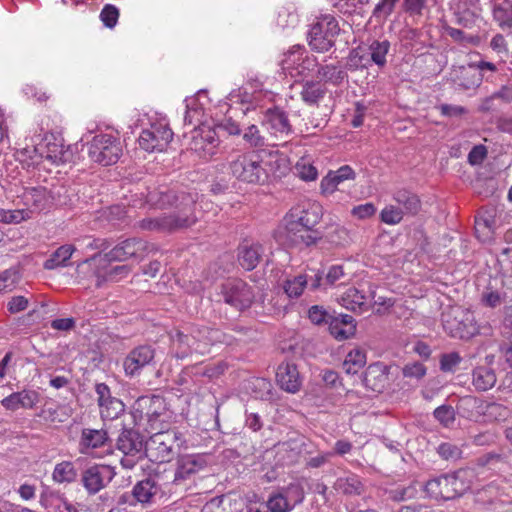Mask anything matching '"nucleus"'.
Returning <instances> with one entry per match:
<instances>
[{"label": "nucleus", "mask_w": 512, "mask_h": 512, "mask_svg": "<svg viewBox=\"0 0 512 512\" xmlns=\"http://www.w3.org/2000/svg\"><path fill=\"white\" fill-rule=\"evenodd\" d=\"M136 405L139 408H148L145 414L146 430L151 436L145 443V456L154 463L170 462L182 440L179 432L167 428L170 413L166 411L163 399L142 397L137 400Z\"/></svg>", "instance_id": "1"}, {"label": "nucleus", "mask_w": 512, "mask_h": 512, "mask_svg": "<svg viewBox=\"0 0 512 512\" xmlns=\"http://www.w3.org/2000/svg\"><path fill=\"white\" fill-rule=\"evenodd\" d=\"M279 158L270 156L269 160L261 159L255 152L237 153L232 156L229 168L231 174L240 181L250 184H263L270 175L272 164H277Z\"/></svg>", "instance_id": "2"}, {"label": "nucleus", "mask_w": 512, "mask_h": 512, "mask_svg": "<svg viewBox=\"0 0 512 512\" xmlns=\"http://www.w3.org/2000/svg\"><path fill=\"white\" fill-rule=\"evenodd\" d=\"M142 131L138 137L141 149L147 152H162L173 139V132L164 116L145 113L138 119Z\"/></svg>", "instance_id": "3"}, {"label": "nucleus", "mask_w": 512, "mask_h": 512, "mask_svg": "<svg viewBox=\"0 0 512 512\" xmlns=\"http://www.w3.org/2000/svg\"><path fill=\"white\" fill-rule=\"evenodd\" d=\"M177 209L173 214L143 219L141 227L152 231H172L189 227L197 221L195 200L192 195H182Z\"/></svg>", "instance_id": "4"}, {"label": "nucleus", "mask_w": 512, "mask_h": 512, "mask_svg": "<svg viewBox=\"0 0 512 512\" xmlns=\"http://www.w3.org/2000/svg\"><path fill=\"white\" fill-rule=\"evenodd\" d=\"M469 469H461L451 474L441 475L426 482V494L435 500H449L461 495L470 488Z\"/></svg>", "instance_id": "5"}, {"label": "nucleus", "mask_w": 512, "mask_h": 512, "mask_svg": "<svg viewBox=\"0 0 512 512\" xmlns=\"http://www.w3.org/2000/svg\"><path fill=\"white\" fill-rule=\"evenodd\" d=\"M90 159L102 166H110L120 159L123 148L117 131H100L88 142Z\"/></svg>", "instance_id": "6"}, {"label": "nucleus", "mask_w": 512, "mask_h": 512, "mask_svg": "<svg viewBox=\"0 0 512 512\" xmlns=\"http://www.w3.org/2000/svg\"><path fill=\"white\" fill-rule=\"evenodd\" d=\"M222 333L208 327L196 328L191 335L177 332L172 336V347L177 358H185L192 351L204 353L208 344L221 341Z\"/></svg>", "instance_id": "7"}, {"label": "nucleus", "mask_w": 512, "mask_h": 512, "mask_svg": "<svg viewBox=\"0 0 512 512\" xmlns=\"http://www.w3.org/2000/svg\"><path fill=\"white\" fill-rule=\"evenodd\" d=\"M442 325L453 338L470 339L479 332L473 312L461 306L445 310L442 313Z\"/></svg>", "instance_id": "8"}, {"label": "nucleus", "mask_w": 512, "mask_h": 512, "mask_svg": "<svg viewBox=\"0 0 512 512\" xmlns=\"http://www.w3.org/2000/svg\"><path fill=\"white\" fill-rule=\"evenodd\" d=\"M339 30L338 21L333 15H321L310 25L308 44L314 51L327 52L334 46Z\"/></svg>", "instance_id": "9"}, {"label": "nucleus", "mask_w": 512, "mask_h": 512, "mask_svg": "<svg viewBox=\"0 0 512 512\" xmlns=\"http://www.w3.org/2000/svg\"><path fill=\"white\" fill-rule=\"evenodd\" d=\"M280 65L285 74L297 78L310 75L318 67V61L303 46L296 45L284 53Z\"/></svg>", "instance_id": "10"}, {"label": "nucleus", "mask_w": 512, "mask_h": 512, "mask_svg": "<svg viewBox=\"0 0 512 512\" xmlns=\"http://www.w3.org/2000/svg\"><path fill=\"white\" fill-rule=\"evenodd\" d=\"M322 218V207L317 202H306L294 207L285 216L283 227L285 231L296 228H313Z\"/></svg>", "instance_id": "11"}, {"label": "nucleus", "mask_w": 512, "mask_h": 512, "mask_svg": "<svg viewBox=\"0 0 512 512\" xmlns=\"http://www.w3.org/2000/svg\"><path fill=\"white\" fill-rule=\"evenodd\" d=\"M186 111L185 124H202L211 122V114L218 112V105L212 107L208 93L205 90L198 91L195 95L185 99Z\"/></svg>", "instance_id": "12"}, {"label": "nucleus", "mask_w": 512, "mask_h": 512, "mask_svg": "<svg viewBox=\"0 0 512 512\" xmlns=\"http://www.w3.org/2000/svg\"><path fill=\"white\" fill-rule=\"evenodd\" d=\"M117 448L123 453L120 460L122 467L132 469L142 459L145 445L138 432L125 430L118 437Z\"/></svg>", "instance_id": "13"}, {"label": "nucleus", "mask_w": 512, "mask_h": 512, "mask_svg": "<svg viewBox=\"0 0 512 512\" xmlns=\"http://www.w3.org/2000/svg\"><path fill=\"white\" fill-rule=\"evenodd\" d=\"M218 145L219 138L211 123H202L192 130L189 148L200 157H212Z\"/></svg>", "instance_id": "14"}, {"label": "nucleus", "mask_w": 512, "mask_h": 512, "mask_svg": "<svg viewBox=\"0 0 512 512\" xmlns=\"http://www.w3.org/2000/svg\"><path fill=\"white\" fill-rule=\"evenodd\" d=\"M221 292L227 304L239 310L248 308L255 297L252 287L240 279H228L221 286Z\"/></svg>", "instance_id": "15"}, {"label": "nucleus", "mask_w": 512, "mask_h": 512, "mask_svg": "<svg viewBox=\"0 0 512 512\" xmlns=\"http://www.w3.org/2000/svg\"><path fill=\"white\" fill-rule=\"evenodd\" d=\"M111 444L108 434L103 429H83L79 441L81 453L94 458H101L110 451Z\"/></svg>", "instance_id": "16"}, {"label": "nucleus", "mask_w": 512, "mask_h": 512, "mask_svg": "<svg viewBox=\"0 0 512 512\" xmlns=\"http://www.w3.org/2000/svg\"><path fill=\"white\" fill-rule=\"evenodd\" d=\"M322 284V273L314 269H307L302 273L290 276L282 284L285 294L289 298H298L305 288L316 290Z\"/></svg>", "instance_id": "17"}, {"label": "nucleus", "mask_w": 512, "mask_h": 512, "mask_svg": "<svg viewBox=\"0 0 512 512\" xmlns=\"http://www.w3.org/2000/svg\"><path fill=\"white\" fill-rule=\"evenodd\" d=\"M115 474L112 466L95 464L82 472L81 483L89 494H96L112 481Z\"/></svg>", "instance_id": "18"}, {"label": "nucleus", "mask_w": 512, "mask_h": 512, "mask_svg": "<svg viewBox=\"0 0 512 512\" xmlns=\"http://www.w3.org/2000/svg\"><path fill=\"white\" fill-rule=\"evenodd\" d=\"M463 404L474 412L467 415V418L479 421L483 418L484 421H499L505 419L507 416V409L505 406L495 403L487 402L477 398H467L463 401Z\"/></svg>", "instance_id": "19"}, {"label": "nucleus", "mask_w": 512, "mask_h": 512, "mask_svg": "<svg viewBox=\"0 0 512 512\" xmlns=\"http://www.w3.org/2000/svg\"><path fill=\"white\" fill-rule=\"evenodd\" d=\"M146 243L141 239H126L117 244L105 255H99L94 260L101 262L126 261L132 257H143L146 250Z\"/></svg>", "instance_id": "20"}, {"label": "nucleus", "mask_w": 512, "mask_h": 512, "mask_svg": "<svg viewBox=\"0 0 512 512\" xmlns=\"http://www.w3.org/2000/svg\"><path fill=\"white\" fill-rule=\"evenodd\" d=\"M155 357L154 349L149 345H140L132 349L123 360V369L127 377L139 376Z\"/></svg>", "instance_id": "21"}, {"label": "nucleus", "mask_w": 512, "mask_h": 512, "mask_svg": "<svg viewBox=\"0 0 512 512\" xmlns=\"http://www.w3.org/2000/svg\"><path fill=\"white\" fill-rule=\"evenodd\" d=\"M207 456L203 454H186L177 460L174 482L180 483L207 467Z\"/></svg>", "instance_id": "22"}, {"label": "nucleus", "mask_w": 512, "mask_h": 512, "mask_svg": "<svg viewBox=\"0 0 512 512\" xmlns=\"http://www.w3.org/2000/svg\"><path fill=\"white\" fill-rule=\"evenodd\" d=\"M276 241L288 247L310 246L316 243L319 238L312 228H296L293 231H285V228H279L274 233Z\"/></svg>", "instance_id": "23"}, {"label": "nucleus", "mask_w": 512, "mask_h": 512, "mask_svg": "<svg viewBox=\"0 0 512 512\" xmlns=\"http://www.w3.org/2000/svg\"><path fill=\"white\" fill-rule=\"evenodd\" d=\"M367 283L360 284L359 288L349 287L339 297L338 302L344 308L362 313L367 310L369 305V290L365 291Z\"/></svg>", "instance_id": "24"}, {"label": "nucleus", "mask_w": 512, "mask_h": 512, "mask_svg": "<svg viewBox=\"0 0 512 512\" xmlns=\"http://www.w3.org/2000/svg\"><path fill=\"white\" fill-rule=\"evenodd\" d=\"M456 21L468 27L480 16L479 0H447Z\"/></svg>", "instance_id": "25"}, {"label": "nucleus", "mask_w": 512, "mask_h": 512, "mask_svg": "<svg viewBox=\"0 0 512 512\" xmlns=\"http://www.w3.org/2000/svg\"><path fill=\"white\" fill-rule=\"evenodd\" d=\"M276 381L280 388L288 393H297L302 386V378L293 363H281L276 371Z\"/></svg>", "instance_id": "26"}, {"label": "nucleus", "mask_w": 512, "mask_h": 512, "mask_svg": "<svg viewBox=\"0 0 512 512\" xmlns=\"http://www.w3.org/2000/svg\"><path fill=\"white\" fill-rule=\"evenodd\" d=\"M262 124L274 136L287 135L290 124L285 113L277 108H269L264 114Z\"/></svg>", "instance_id": "27"}, {"label": "nucleus", "mask_w": 512, "mask_h": 512, "mask_svg": "<svg viewBox=\"0 0 512 512\" xmlns=\"http://www.w3.org/2000/svg\"><path fill=\"white\" fill-rule=\"evenodd\" d=\"M38 401L39 395L37 392L32 390H23L5 397L1 401V404L5 409L15 411L19 408L31 409L38 403Z\"/></svg>", "instance_id": "28"}, {"label": "nucleus", "mask_w": 512, "mask_h": 512, "mask_svg": "<svg viewBox=\"0 0 512 512\" xmlns=\"http://www.w3.org/2000/svg\"><path fill=\"white\" fill-rule=\"evenodd\" d=\"M451 77L457 86L466 90L476 88L481 84V75L476 71L472 62L466 66L455 67Z\"/></svg>", "instance_id": "29"}, {"label": "nucleus", "mask_w": 512, "mask_h": 512, "mask_svg": "<svg viewBox=\"0 0 512 512\" xmlns=\"http://www.w3.org/2000/svg\"><path fill=\"white\" fill-rule=\"evenodd\" d=\"M492 16L497 25L512 33V0H491Z\"/></svg>", "instance_id": "30"}, {"label": "nucleus", "mask_w": 512, "mask_h": 512, "mask_svg": "<svg viewBox=\"0 0 512 512\" xmlns=\"http://www.w3.org/2000/svg\"><path fill=\"white\" fill-rule=\"evenodd\" d=\"M328 325L331 335L338 340L348 339L356 331L354 318L347 314H340L331 318Z\"/></svg>", "instance_id": "31"}, {"label": "nucleus", "mask_w": 512, "mask_h": 512, "mask_svg": "<svg viewBox=\"0 0 512 512\" xmlns=\"http://www.w3.org/2000/svg\"><path fill=\"white\" fill-rule=\"evenodd\" d=\"M387 380V366L378 362L368 366L363 381L366 387L373 391L380 392L385 387Z\"/></svg>", "instance_id": "32"}, {"label": "nucleus", "mask_w": 512, "mask_h": 512, "mask_svg": "<svg viewBox=\"0 0 512 512\" xmlns=\"http://www.w3.org/2000/svg\"><path fill=\"white\" fill-rule=\"evenodd\" d=\"M364 45L368 51L372 64L377 66L379 69H383L387 64V58L390 55L391 43L386 39H374Z\"/></svg>", "instance_id": "33"}, {"label": "nucleus", "mask_w": 512, "mask_h": 512, "mask_svg": "<svg viewBox=\"0 0 512 512\" xmlns=\"http://www.w3.org/2000/svg\"><path fill=\"white\" fill-rule=\"evenodd\" d=\"M326 93V86L321 81L305 80L301 83L300 96L307 105H318Z\"/></svg>", "instance_id": "34"}, {"label": "nucleus", "mask_w": 512, "mask_h": 512, "mask_svg": "<svg viewBox=\"0 0 512 512\" xmlns=\"http://www.w3.org/2000/svg\"><path fill=\"white\" fill-rule=\"evenodd\" d=\"M256 100L255 95H250L248 90L244 87L232 90L227 100L218 104V108L222 114H227L230 110H237L234 105L252 104Z\"/></svg>", "instance_id": "35"}, {"label": "nucleus", "mask_w": 512, "mask_h": 512, "mask_svg": "<svg viewBox=\"0 0 512 512\" xmlns=\"http://www.w3.org/2000/svg\"><path fill=\"white\" fill-rule=\"evenodd\" d=\"M262 254L263 247L259 243L243 245L239 249L238 261L244 269L249 271L258 265Z\"/></svg>", "instance_id": "36"}, {"label": "nucleus", "mask_w": 512, "mask_h": 512, "mask_svg": "<svg viewBox=\"0 0 512 512\" xmlns=\"http://www.w3.org/2000/svg\"><path fill=\"white\" fill-rule=\"evenodd\" d=\"M373 64L364 44L352 49L347 57L346 68L349 70L368 69Z\"/></svg>", "instance_id": "37"}, {"label": "nucleus", "mask_w": 512, "mask_h": 512, "mask_svg": "<svg viewBox=\"0 0 512 512\" xmlns=\"http://www.w3.org/2000/svg\"><path fill=\"white\" fill-rule=\"evenodd\" d=\"M247 389H249L256 399L264 401H273L274 393L272 383L266 378H253L248 381Z\"/></svg>", "instance_id": "38"}, {"label": "nucleus", "mask_w": 512, "mask_h": 512, "mask_svg": "<svg viewBox=\"0 0 512 512\" xmlns=\"http://www.w3.org/2000/svg\"><path fill=\"white\" fill-rule=\"evenodd\" d=\"M472 383L479 391H487L496 383V375L489 367H477L472 374Z\"/></svg>", "instance_id": "39"}, {"label": "nucleus", "mask_w": 512, "mask_h": 512, "mask_svg": "<svg viewBox=\"0 0 512 512\" xmlns=\"http://www.w3.org/2000/svg\"><path fill=\"white\" fill-rule=\"evenodd\" d=\"M334 487L338 492L346 495H360L363 492V484L360 478L355 474L339 477Z\"/></svg>", "instance_id": "40"}, {"label": "nucleus", "mask_w": 512, "mask_h": 512, "mask_svg": "<svg viewBox=\"0 0 512 512\" xmlns=\"http://www.w3.org/2000/svg\"><path fill=\"white\" fill-rule=\"evenodd\" d=\"M317 73L321 80L333 85H339L347 78L345 70L335 64L322 65L318 68Z\"/></svg>", "instance_id": "41"}, {"label": "nucleus", "mask_w": 512, "mask_h": 512, "mask_svg": "<svg viewBox=\"0 0 512 512\" xmlns=\"http://www.w3.org/2000/svg\"><path fill=\"white\" fill-rule=\"evenodd\" d=\"M276 23L282 29L296 27L299 23L296 6L293 3L282 6L278 11Z\"/></svg>", "instance_id": "42"}, {"label": "nucleus", "mask_w": 512, "mask_h": 512, "mask_svg": "<svg viewBox=\"0 0 512 512\" xmlns=\"http://www.w3.org/2000/svg\"><path fill=\"white\" fill-rule=\"evenodd\" d=\"M366 364L365 353L358 348L351 350L345 357L342 364L345 373L354 375L358 373Z\"/></svg>", "instance_id": "43"}, {"label": "nucleus", "mask_w": 512, "mask_h": 512, "mask_svg": "<svg viewBox=\"0 0 512 512\" xmlns=\"http://www.w3.org/2000/svg\"><path fill=\"white\" fill-rule=\"evenodd\" d=\"M223 512H249L245 499L237 493L220 496Z\"/></svg>", "instance_id": "44"}, {"label": "nucleus", "mask_w": 512, "mask_h": 512, "mask_svg": "<svg viewBox=\"0 0 512 512\" xmlns=\"http://www.w3.org/2000/svg\"><path fill=\"white\" fill-rule=\"evenodd\" d=\"M393 199L410 214H416L420 209V200L417 195L407 190H398Z\"/></svg>", "instance_id": "45"}, {"label": "nucleus", "mask_w": 512, "mask_h": 512, "mask_svg": "<svg viewBox=\"0 0 512 512\" xmlns=\"http://www.w3.org/2000/svg\"><path fill=\"white\" fill-rule=\"evenodd\" d=\"M100 414L104 420H113L118 418L124 412V404L117 398H111L99 404Z\"/></svg>", "instance_id": "46"}, {"label": "nucleus", "mask_w": 512, "mask_h": 512, "mask_svg": "<svg viewBox=\"0 0 512 512\" xmlns=\"http://www.w3.org/2000/svg\"><path fill=\"white\" fill-rule=\"evenodd\" d=\"M132 493L136 501L140 503H147L155 495L156 487L151 480L147 479L138 482L134 486Z\"/></svg>", "instance_id": "47"}, {"label": "nucleus", "mask_w": 512, "mask_h": 512, "mask_svg": "<svg viewBox=\"0 0 512 512\" xmlns=\"http://www.w3.org/2000/svg\"><path fill=\"white\" fill-rule=\"evenodd\" d=\"M475 233L482 242H489L493 238V221L489 217L478 215L475 219Z\"/></svg>", "instance_id": "48"}, {"label": "nucleus", "mask_w": 512, "mask_h": 512, "mask_svg": "<svg viewBox=\"0 0 512 512\" xmlns=\"http://www.w3.org/2000/svg\"><path fill=\"white\" fill-rule=\"evenodd\" d=\"M222 113L220 110L215 114H211V124L214 128H222L230 135H238L240 133L239 125L232 120V117H224L223 119L220 117ZM226 114H223L225 116Z\"/></svg>", "instance_id": "49"}, {"label": "nucleus", "mask_w": 512, "mask_h": 512, "mask_svg": "<svg viewBox=\"0 0 512 512\" xmlns=\"http://www.w3.org/2000/svg\"><path fill=\"white\" fill-rule=\"evenodd\" d=\"M20 280L19 270L15 267L4 270L0 274V293L12 291Z\"/></svg>", "instance_id": "50"}, {"label": "nucleus", "mask_w": 512, "mask_h": 512, "mask_svg": "<svg viewBox=\"0 0 512 512\" xmlns=\"http://www.w3.org/2000/svg\"><path fill=\"white\" fill-rule=\"evenodd\" d=\"M266 507L270 512H289L293 509L281 490L269 497Z\"/></svg>", "instance_id": "51"}, {"label": "nucleus", "mask_w": 512, "mask_h": 512, "mask_svg": "<svg viewBox=\"0 0 512 512\" xmlns=\"http://www.w3.org/2000/svg\"><path fill=\"white\" fill-rule=\"evenodd\" d=\"M281 491L293 508L304 500V489L299 482L290 483L287 487L282 488Z\"/></svg>", "instance_id": "52"}, {"label": "nucleus", "mask_w": 512, "mask_h": 512, "mask_svg": "<svg viewBox=\"0 0 512 512\" xmlns=\"http://www.w3.org/2000/svg\"><path fill=\"white\" fill-rule=\"evenodd\" d=\"M369 289V303L373 301V305L378 314L385 313L390 307L393 306L394 300L386 296L377 295L375 289L368 285Z\"/></svg>", "instance_id": "53"}, {"label": "nucleus", "mask_w": 512, "mask_h": 512, "mask_svg": "<svg viewBox=\"0 0 512 512\" xmlns=\"http://www.w3.org/2000/svg\"><path fill=\"white\" fill-rule=\"evenodd\" d=\"M380 219L387 225L399 224L403 219V210L394 205H387L381 210Z\"/></svg>", "instance_id": "54"}, {"label": "nucleus", "mask_w": 512, "mask_h": 512, "mask_svg": "<svg viewBox=\"0 0 512 512\" xmlns=\"http://www.w3.org/2000/svg\"><path fill=\"white\" fill-rule=\"evenodd\" d=\"M434 417L444 426L451 427L456 418L455 410L450 405H441L433 412Z\"/></svg>", "instance_id": "55"}, {"label": "nucleus", "mask_w": 512, "mask_h": 512, "mask_svg": "<svg viewBox=\"0 0 512 512\" xmlns=\"http://www.w3.org/2000/svg\"><path fill=\"white\" fill-rule=\"evenodd\" d=\"M327 238L330 243L337 246H343L349 243L350 234L348 229L345 227L335 226L327 233Z\"/></svg>", "instance_id": "56"}, {"label": "nucleus", "mask_w": 512, "mask_h": 512, "mask_svg": "<svg viewBox=\"0 0 512 512\" xmlns=\"http://www.w3.org/2000/svg\"><path fill=\"white\" fill-rule=\"evenodd\" d=\"M119 18V10L116 6L106 4L100 13V19L107 28L116 26Z\"/></svg>", "instance_id": "57"}, {"label": "nucleus", "mask_w": 512, "mask_h": 512, "mask_svg": "<svg viewBox=\"0 0 512 512\" xmlns=\"http://www.w3.org/2000/svg\"><path fill=\"white\" fill-rule=\"evenodd\" d=\"M417 489L413 485L397 486L389 490V497L395 501H404L415 497Z\"/></svg>", "instance_id": "58"}, {"label": "nucleus", "mask_w": 512, "mask_h": 512, "mask_svg": "<svg viewBox=\"0 0 512 512\" xmlns=\"http://www.w3.org/2000/svg\"><path fill=\"white\" fill-rule=\"evenodd\" d=\"M243 139L252 147H261L265 144L264 137L256 125H250L245 129Z\"/></svg>", "instance_id": "59"}, {"label": "nucleus", "mask_w": 512, "mask_h": 512, "mask_svg": "<svg viewBox=\"0 0 512 512\" xmlns=\"http://www.w3.org/2000/svg\"><path fill=\"white\" fill-rule=\"evenodd\" d=\"M342 13H351L358 7L369 3V0H329Z\"/></svg>", "instance_id": "60"}, {"label": "nucleus", "mask_w": 512, "mask_h": 512, "mask_svg": "<svg viewBox=\"0 0 512 512\" xmlns=\"http://www.w3.org/2000/svg\"><path fill=\"white\" fill-rule=\"evenodd\" d=\"M310 321L316 325L329 324L333 318L322 306H312L308 311Z\"/></svg>", "instance_id": "61"}, {"label": "nucleus", "mask_w": 512, "mask_h": 512, "mask_svg": "<svg viewBox=\"0 0 512 512\" xmlns=\"http://www.w3.org/2000/svg\"><path fill=\"white\" fill-rule=\"evenodd\" d=\"M438 454L445 460H457L461 457V449L452 443H442L437 448Z\"/></svg>", "instance_id": "62"}, {"label": "nucleus", "mask_w": 512, "mask_h": 512, "mask_svg": "<svg viewBox=\"0 0 512 512\" xmlns=\"http://www.w3.org/2000/svg\"><path fill=\"white\" fill-rule=\"evenodd\" d=\"M398 0H380L373 10V16L386 19L394 10Z\"/></svg>", "instance_id": "63"}, {"label": "nucleus", "mask_w": 512, "mask_h": 512, "mask_svg": "<svg viewBox=\"0 0 512 512\" xmlns=\"http://www.w3.org/2000/svg\"><path fill=\"white\" fill-rule=\"evenodd\" d=\"M462 358L457 352H451L442 355L440 359V368L444 372H453L460 364Z\"/></svg>", "instance_id": "64"}]
</instances>
